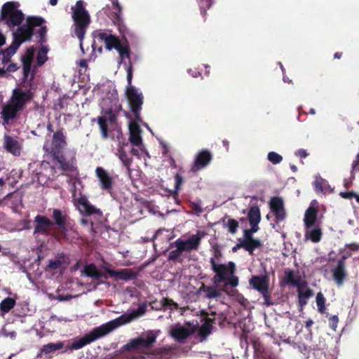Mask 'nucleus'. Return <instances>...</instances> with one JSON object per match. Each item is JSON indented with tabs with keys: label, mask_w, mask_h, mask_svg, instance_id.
<instances>
[{
	"label": "nucleus",
	"mask_w": 359,
	"mask_h": 359,
	"mask_svg": "<svg viewBox=\"0 0 359 359\" xmlns=\"http://www.w3.org/2000/svg\"><path fill=\"white\" fill-rule=\"evenodd\" d=\"M146 311L147 306L145 304H142L140 305L136 310H133L129 313H125L119 317L94 328L89 333L86 334L81 338L74 341L69 346V349H80L84 346L90 344L97 339L107 335L118 327L127 323H130L134 320H136L144 316L146 313Z\"/></svg>",
	"instance_id": "f257e3e1"
},
{
	"label": "nucleus",
	"mask_w": 359,
	"mask_h": 359,
	"mask_svg": "<svg viewBox=\"0 0 359 359\" xmlns=\"http://www.w3.org/2000/svg\"><path fill=\"white\" fill-rule=\"evenodd\" d=\"M19 2L9 1L4 4L1 8V20L13 32V41L12 44L2 52V63L9 62L10 57L13 55L22 42V13L19 10Z\"/></svg>",
	"instance_id": "f03ea898"
},
{
	"label": "nucleus",
	"mask_w": 359,
	"mask_h": 359,
	"mask_svg": "<svg viewBox=\"0 0 359 359\" xmlns=\"http://www.w3.org/2000/svg\"><path fill=\"white\" fill-rule=\"evenodd\" d=\"M160 333L159 330H149L145 334L130 339L122 347L123 351L135 352L139 356H133L132 359H146L145 355H156L161 357L165 348H156L153 350L154 344Z\"/></svg>",
	"instance_id": "7ed1b4c3"
},
{
	"label": "nucleus",
	"mask_w": 359,
	"mask_h": 359,
	"mask_svg": "<svg viewBox=\"0 0 359 359\" xmlns=\"http://www.w3.org/2000/svg\"><path fill=\"white\" fill-rule=\"evenodd\" d=\"M67 144L66 137L64 135L63 129L60 128L54 133L53 135L50 153L54 159L60 164V168L63 171H77L76 152L72 151V156L69 159H67L63 154V149Z\"/></svg>",
	"instance_id": "20e7f679"
},
{
	"label": "nucleus",
	"mask_w": 359,
	"mask_h": 359,
	"mask_svg": "<svg viewBox=\"0 0 359 359\" xmlns=\"http://www.w3.org/2000/svg\"><path fill=\"white\" fill-rule=\"evenodd\" d=\"M45 22V19L41 16L27 17L24 23V42L31 41L32 36H36L38 43H46L48 28Z\"/></svg>",
	"instance_id": "39448f33"
},
{
	"label": "nucleus",
	"mask_w": 359,
	"mask_h": 359,
	"mask_svg": "<svg viewBox=\"0 0 359 359\" xmlns=\"http://www.w3.org/2000/svg\"><path fill=\"white\" fill-rule=\"evenodd\" d=\"M73 11L72 18L74 22V34L80 41L81 48L86 29L90 22V17L84 7V2L79 0L75 7L72 8Z\"/></svg>",
	"instance_id": "423d86ee"
},
{
	"label": "nucleus",
	"mask_w": 359,
	"mask_h": 359,
	"mask_svg": "<svg viewBox=\"0 0 359 359\" xmlns=\"http://www.w3.org/2000/svg\"><path fill=\"white\" fill-rule=\"evenodd\" d=\"M22 108V90L15 88L11 99L4 104L0 112L4 126L11 123L16 118L18 112Z\"/></svg>",
	"instance_id": "0eeeda50"
},
{
	"label": "nucleus",
	"mask_w": 359,
	"mask_h": 359,
	"mask_svg": "<svg viewBox=\"0 0 359 359\" xmlns=\"http://www.w3.org/2000/svg\"><path fill=\"white\" fill-rule=\"evenodd\" d=\"M25 60L24 56V105L29 102L36 91L37 84L34 81L38 67Z\"/></svg>",
	"instance_id": "6e6552de"
},
{
	"label": "nucleus",
	"mask_w": 359,
	"mask_h": 359,
	"mask_svg": "<svg viewBox=\"0 0 359 359\" xmlns=\"http://www.w3.org/2000/svg\"><path fill=\"white\" fill-rule=\"evenodd\" d=\"M126 95L128 99L130 109L136 121H142L140 112L142 109L144 97L142 93H139L135 87H126Z\"/></svg>",
	"instance_id": "1a4fd4ad"
},
{
	"label": "nucleus",
	"mask_w": 359,
	"mask_h": 359,
	"mask_svg": "<svg viewBox=\"0 0 359 359\" xmlns=\"http://www.w3.org/2000/svg\"><path fill=\"white\" fill-rule=\"evenodd\" d=\"M210 263L212 270L215 273L212 278V281L215 285L224 282L226 277L234 274L236 271V264L233 262H229L227 264H217L213 259H210Z\"/></svg>",
	"instance_id": "9d476101"
},
{
	"label": "nucleus",
	"mask_w": 359,
	"mask_h": 359,
	"mask_svg": "<svg viewBox=\"0 0 359 359\" xmlns=\"http://www.w3.org/2000/svg\"><path fill=\"white\" fill-rule=\"evenodd\" d=\"M250 286L257 290L263 297L264 304L267 306L272 304L271 302V293L269 290V278L267 276H252L249 280Z\"/></svg>",
	"instance_id": "9b49d317"
},
{
	"label": "nucleus",
	"mask_w": 359,
	"mask_h": 359,
	"mask_svg": "<svg viewBox=\"0 0 359 359\" xmlns=\"http://www.w3.org/2000/svg\"><path fill=\"white\" fill-rule=\"evenodd\" d=\"M201 241V236L198 234H193L187 240L182 238L177 239L170 245V248L175 247L182 250V251L190 252L192 250H197Z\"/></svg>",
	"instance_id": "f8f14e48"
},
{
	"label": "nucleus",
	"mask_w": 359,
	"mask_h": 359,
	"mask_svg": "<svg viewBox=\"0 0 359 359\" xmlns=\"http://www.w3.org/2000/svg\"><path fill=\"white\" fill-rule=\"evenodd\" d=\"M212 160V155L208 149H203L199 151L194 159V161L191 167L190 171L191 172H197L207 167Z\"/></svg>",
	"instance_id": "ddd939ff"
},
{
	"label": "nucleus",
	"mask_w": 359,
	"mask_h": 359,
	"mask_svg": "<svg viewBox=\"0 0 359 359\" xmlns=\"http://www.w3.org/2000/svg\"><path fill=\"white\" fill-rule=\"evenodd\" d=\"M105 271L111 278H114L116 280H134L138 276V272L135 271L133 269H123L121 270H114L109 268H105Z\"/></svg>",
	"instance_id": "4468645a"
},
{
	"label": "nucleus",
	"mask_w": 359,
	"mask_h": 359,
	"mask_svg": "<svg viewBox=\"0 0 359 359\" xmlns=\"http://www.w3.org/2000/svg\"><path fill=\"white\" fill-rule=\"evenodd\" d=\"M34 233H41L46 236L50 234V227L53 226L54 223L47 217L37 215L34 218Z\"/></svg>",
	"instance_id": "2eb2a0df"
},
{
	"label": "nucleus",
	"mask_w": 359,
	"mask_h": 359,
	"mask_svg": "<svg viewBox=\"0 0 359 359\" xmlns=\"http://www.w3.org/2000/svg\"><path fill=\"white\" fill-rule=\"evenodd\" d=\"M95 173L100 181V188L108 193H111L113 179L109 174L102 167H97L95 170Z\"/></svg>",
	"instance_id": "dca6fc26"
},
{
	"label": "nucleus",
	"mask_w": 359,
	"mask_h": 359,
	"mask_svg": "<svg viewBox=\"0 0 359 359\" xmlns=\"http://www.w3.org/2000/svg\"><path fill=\"white\" fill-rule=\"evenodd\" d=\"M112 6L114 10L111 13V20L117 26L118 31L121 34H124L126 31V27L124 24L123 20L121 18L122 7L118 3V0H111Z\"/></svg>",
	"instance_id": "f3484780"
},
{
	"label": "nucleus",
	"mask_w": 359,
	"mask_h": 359,
	"mask_svg": "<svg viewBox=\"0 0 359 359\" xmlns=\"http://www.w3.org/2000/svg\"><path fill=\"white\" fill-rule=\"evenodd\" d=\"M270 208L277 222L285 218L286 214L284 208V203L281 198L278 196L271 198L270 201Z\"/></svg>",
	"instance_id": "a211bd4d"
},
{
	"label": "nucleus",
	"mask_w": 359,
	"mask_h": 359,
	"mask_svg": "<svg viewBox=\"0 0 359 359\" xmlns=\"http://www.w3.org/2000/svg\"><path fill=\"white\" fill-rule=\"evenodd\" d=\"M76 202L82 207V210H81V211H84L86 217L91 216L93 215H96L99 217L102 216V212L101 210L91 205L86 196H81L76 199Z\"/></svg>",
	"instance_id": "6ab92c4d"
},
{
	"label": "nucleus",
	"mask_w": 359,
	"mask_h": 359,
	"mask_svg": "<svg viewBox=\"0 0 359 359\" xmlns=\"http://www.w3.org/2000/svg\"><path fill=\"white\" fill-rule=\"evenodd\" d=\"M139 121H136L135 119L131 121L129 124L130 130V142L134 146H140L142 142V139L140 135L141 129L138 124Z\"/></svg>",
	"instance_id": "aec40b11"
},
{
	"label": "nucleus",
	"mask_w": 359,
	"mask_h": 359,
	"mask_svg": "<svg viewBox=\"0 0 359 359\" xmlns=\"http://www.w3.org/2000/svg\"><path fill=\"white\" fill-rule=\"evenodd\" d=\"M331 271L335 283L338 285H342L347 276L346 264H343L341 262H337V266H334Z\"/></svg>",
	"instance_id": "412c9836"
},
{
	"label": "nucleus",
	"mask_w": 359,
	"mask_h": 359,
	"mask_svg": "<svg viewBox=\"0 0 359 359\" xmlns=\"http://www.w3.org/2000/svg\"><path fill=\"white\" fill-rule=\"evenodd\" d=\"M285 281L287 285L296 286L297 288L302 287L307 285L306 282L302 280L300 275H295L292 269H287L285 271Z\"/></svg>",
	"instance_id": "4be33fe9"
},
{
	"label": "nucleus",
	"mask_w": 359,
	"mask_h": 359,
	"mask_svg": "<svg viewBox=\"0 0 359 359\" xmlns=\"http://www.w3.org/2000/svg\"><path fill=\"white\" fill-rule=\"evenodd\" d=\"M318 212V207L309 206L305 212L304 222L306 229L315 226Z\"/></svg>",
	"instance_id": "5701e85b"
},
{
	"label": "nucleus",
	"mask_w": 359,
	"mask_h": 359,
	"mask_svg": "<svg viewBox=\"0 0 359 359\" xmlns=\"http://www.w3.org/2000/svg\"><path fill=\"white\" fill-rule=\"evenodd\" d=\"M97 36L104 42L106 48L109 50L113 48H117L119 43L121 42L120 39L117 36L106 32H100L97 34Z\"/></svg>",
	"instance_id": "b1692460"
},
{
	"label": "nucleus",
	"mask_w": 359,
	"mask_h": 359,
	"mask_svg": "<svg viewBox=\"0 0 359 359\" xmlns=\"http://www.w3.org/2000/svg\"><path fill=\"white\" fill-rule=\"evenodd\" d=\"M191 334V332L184 326H177L170 331V335L178 342H184Z\"/></svg>",
	"instance_id": "393cba45"
},
{
	"label": "nucleus",
	"mask_w": 359,
	"mask_h": 359,
	"mask_svg": "<svg viewBox=\"0 0 359 359\" xmlns=\"http://www.w3.org/2000/svg\"><path fill=\"white\" fill-rule=\"evenodd\" d=\"M263 246L262 242L259 238H255L244 243H238L237 247H243V248L248 252L250 255L254 254L256 249L261 248Z\"/></svg>",
	"instance_id": "a878e982"
},
{
	"label": "nucleus",
	"mask_w": 359,
	"mask_h": 359,
	"mask_svg": "<svg viewBox=\"0 0 359 359\" xmlns=\"http://www.w3.org/2000/svg\"><path fill=\"white\" fill-rule=\"evenodd\" d=\"M4 146L6 149L15 156L20 154V146L18 142L14 138L5 136L4 137Z\"/></svg>",
	"instance_id": "bb28decb"
},
{
	"label": "nucleus",
	"mask_w": 359,
	"mask_h": 359,
	"mask_svg": "<svg viewBox=\"0 0 359 359\" xmlns=\"http://www.w3.org/2000/svg\"><path fill=\"white\" fill-rule=\"evenodd\" d=\"M64 347V343L58 341L57 343H49L43 345L40 349V352L37 354V357H42L43 355H48L55 353Z\"/></svg>",
	"instance_id": "cd10ccee"
},
{
	"label": "nucleus",
	"mask_w": 359,
	"mask_h": 359,
	"mask_svg": "<svg viewBox=\"0 0 359 359\" xmlns=\"http://www.w3.org/2000/svg\"><path fill=\"white\" fill-rule=\"evenodd\" d=\"M215 318L206 317L198 330V334L202 337H208L212 332L213 324H215Z\"/></svg>",
	"instance_id": "c85d7f7f"
},
{
	"label": "nucleus",
	"mask_w": 359,
	"mask_h": 359,
	"mask_svg": "<svg viewBox=\"0 0 359 359\" xmlns=\"http://www.w3.org/2000/svg\"><path fill=\"white\" fill-rule=\"evenodd\" d=\"M198 292H204L205 297L207 299H216L222 296L221 292L215 286L206 285L203 283L201 284Z\"/></svg>",
	"instance_id": "c756f323"
},
{
	"label": "nucleus",
	"mask_w": 359,
	"mask_h": 359,
	"mask_svg": "<svg viewBox=\"0 0 359 359\" xmlns=\"http://www.w3.org/2000/svg\"><path fill=\"white\" fill-rule=\"evenodd\" d=\"M83 271L88 277L93 278L96 280L100 278H107V275L99 271L94 264H90L84 267Z\"/></svg>",
	"instance_id": "7c9ffc66"
},
{
	"label": "nucleus",
	"mask_w": 359,
	"mask_h": 359,
	"mask_svg": "<svg viewBox=\"0 0 359 359\" xmlns=\"http://www.w3.org/2000/svg\"><path fill=\"white\" fill-rule=\"evenodd\" d=\"M117 155L119 159L123 163V165L126 167L127 174L130 175L131 173L130 166L133 162V158L129 157L128 156V154H126L123 149V147L122 146L120 147L119 149H118Z\"/></svg>",
	"instance_id": "2f4dec72"
},
{
	"label": "nucleus",
	"mask_w": 359,
	"mask_h": 359,
	"mask_svg": "<svg viewBox=\"0 0 359 359\" xmlns=\"http://www.w3.org/2000/svg\"><path fill=\"white\" fill-rule=\"evenodd\" d=\"M178 309L177 303L175 302L172 299L168 297H163L159 302V306L156 307V310L170 309L174 310Z\"/></svg>",
	"instance_id": "473e14b6"
},
{
	"label": "nucleus",
	"mask_w": 359,
	"mask_h": 359,
	"mask_svg": "<svg viewBox=\"0 0 359 359\" xmlns=\"http://www.w3.org/2000/svg\"><path fill=\"white\" fill-rule=\"evenodd\" d=\"M41 47L39 48L37 55H36V66L40 67L43 65L48 60L47 53L48 51V48L46 46L43 44H40Z\"/></svg>",
	"instance_id": "72a5a7b5"
},
{
	"label": "nucleus",
	"mask_w": 359,
	"mask_h": 359,
	"mask_svg": "<svg viewBox=\"0 0 359 359\" xmlns=\"http://www.w3.org/2000/svg\"><path fill=\"white\" fill-rule=\"evenodd\" d=\"M52 217L55 223L60 228H65L66 224V215H63L60 209H53Z\"/></svg>",
	"instance_id": "f704fd0d"
},
{
	"label": "nucleus",
	"mask_w": 359,
	"mask_h": 359,
	"mask_svg": "<svg viewBox=\"0 0 359 359\" xmlns=\"http://www.w3.org/2000/svg\"><path fill=\"white\" fill-rule=\"evenodd\" d=\"M248 219L249 223L251 222H260L261 221V212L258 206H252L248 213Z\"/></svg>",
	"instance_id": "c9c22d12"
},
{
	"label": "nucleus",
	"mask_w": 359,
	"mask_h": 359,
	"mask_svg": "<svg viewBox=\"0 0 359 359\" xmlns=\"http://www.w3.org/2000/svg\"><path fill=\"white\" fill-rule=\"evenodd\" d=\"M305 236L313 243H318L322 237V231L320 228L315 227L313 229H306Z\"/></svg>",
	"instance_id": "e433bc0d"
},
{
	"label": "nucleus",
	"mask_w": 359,
	"mask_h": 359,
	"mask_svg": "<svg viewBox=\"0 0 359 359\" xmlns=\"http://www.w3.org/2000/svg\"><path fill=\"white\" fill-rule=\"evenodd\" d=\"M97 123L100 127V130L101 132V135L102 139L106 140L109 137L108 134V125L107 122L106 116H98L97 117Z\"/></svg>",
	"instance_id": "4c0bfd02"
},
{
	"label": "nucleus",
	"mask_w": 359,
	"mask_h": 359,
	"mask_svg": "<svg viewBox=\"0 0 359 359\" xmlns=\"http://www.w3.org/2000/svg\"><path fill=\"white\" fill-rule=\"evenodd\" d=\"M226 217L222 218V221L224 223V226L228 229V231L231 234H235L238 229L239 224L237 220L235 219H229L225 222Z\"/></svg>",
	"instance_id": "58836bf2"
},
{
	"label": "nucleus",
	"mask_w": 359,
	"mask_h": 359,
	"mask_svg": "<svg viewBox=\"0 0 359 359\" xmlns=\"http://www.w3.org/2000/svg\"><path fill=\"white\" fill-rule=\"evenodd\" d=\"M116 50L118 52L119 56L121 59H123L124 57L130 58V50L128 41L125 43H121V42H120Z\"/></svg>",
	"instance_id": "ea45409f"
},
{
	"label": "nucleus",
	"mask_w": 359,
	"mask_h": 359,
	"mask_svg": "<svg viewBox=\"0 0 359 359\" xmlns=\"http://www.w3.org/2000/svg\"><path fill=\"white\" fill-rule=\"evenodd\" d=\"M316 304L318 306V311L320 313H325V298L322 292H318L316 295Z\"/></svg>",
	"instance_id": "a19ab883"
},
{
	"label": "nucleus",
	"mask_w": 359,
	"mask_h": 359,
	"mask_svg": "<svg viewBox=\"0 0 359 359\" xmlns=\"http://www.w3.org/2000/svg\"><path fill=\"white\" fill-rule=\"evenodd\" d=\"M64 263V256H60L56 257L55 259H51L49 261V263L47 267L51 270H56L60 269L62 264Z\"/></svg>",
	"instance_id": "79ce46f5"
},
{
	"label": "nucleus",
	"mask_w": 359,
	"mask_h": 359,
	"mask_svg": "<svg viewBox=\"0 0 359 359\" xmlns=\"http://www.w3.org/2000/svg\"><path fill=\"white\" fill-rule=\"evenodd\" d=\"M183 252L182 251L181 248H176L174 250H172L170 252L168 255V261H172L173 262H182V259H180Z\"/></svg>",
	"instance_id": "37998d69"
},
{
	"label": "nucleus",
	"mask_w": 359,
	"mask_h": 359,
	"mask_svg": "<svg viewBox=\"0 0 359 359\" xmlns=\"http://www.w3.org/2000/svg\"><path fill=\"white\" fill-rule=\"evenodd\" d=\"M104 116L107 117V122H109L111 125H114L116 123L117 117L116 114L114 112L111 108H109L106 109L104 112Z\"/></svg>",
	"instance_id": "c03bdc74"
},
{
	"label": "nucleus",
	"mask_w": 359,
	"mask_h": 359,
	"mask_svg": "<svg viewBox=\"0 0 359 359\" xmlns=\"http://www.w3.org/2000/svg\"><path fill=\"white\" fill-rule=\"evenodd\" d=\"M15 305V301L12 298H6L3 300L0 304L1 309L4 312H8Z\"/></svg>",
	"instance_id": "a18cd8bd"
},
{
	"label": "nucleus",
	"mask_w": 359,
	"mask_h": 359,
	"mask_svg": "<svg viewBox=\"0 0 359 359\" xmlns=\"http://www.w3.org/2000/svg\"><path fill=\"white\" fill-rule=\"evenodd\" d=\"M314 294L313 290L306 286L298 288V296L309 299Z\"/></svg>",
	"instance_id": "49530a36"
},
{
	"label": "nucleus",
	"mask_w": 359,
	"mask_h": 359,
	"mask_svg": "<svg viewBox=\"0 0 359 359\" xmlns=\"http://www.w3.org/2000/svg\"><path fill=\"white\" fill-rule=\"evenodd\" d=\"M198 5L201 11V14L205 16L206 11L212 5V0H198Z\"/></svg>",
	"instance_id": "de8ad7c7"
},
{
	"label": "nucleus",
	"mask_w": 359,
	"mask_h": 359,
	"mask_svg": "<svg viewBox=\"0 0 359 359\" xmlns=\"http://www.w3.org/2000/svg\"><path fill=\"white\" fill-rule=\"evenodd\" d=\"M224 287H226L227 286H231L232 287H236L238 285V277L236 276L229 275L228 277L226 278L224 280Z\"/></svg>",
	"instance_id": "09e8293b"
},
{
	"label": "nucleus",
	"mask_w": 359,
	"mask_h": 359,
	"mask_svg": "<svg viewBox=\"0 0 359 359\" xmlns=\"http://www.w3.org/2000/svg\"><path fill=\"white\" fill-rule=\"evenodd\" d=\"M175 190L173 191H169L170 194H175V195H177V192L179 191V189H180V187L182 185V184L183 183V177L178 173H177L175 175Z\"/></svg>",
	"instance_id": "8fccbe9b"
},
{
	"label": "nucleus",
	"mask_w": 359,
	"mask_h": 359,
	"mask_svg": "<svg viewBox=\"0 0 359 359\" xmlns=\"http://www.w3.org/2000/svg\"><path fill=\"white\" fill-rule=\"evenodd\" d=\"M253 348L255 357L265 358V356L263 355L264 347L259 342L254 341Z\"/></svg>",
	"instance_id": "3c124183"
},
{
	"label": "nucleus",
	"mask_w": 359,
	"mask_h": 359,
	"mask_svg": "<svg viewBox=\"0 0 359 359\" xmlns=\"http://www.w3.org/2000/svg\"><path fill=\"white\" fill-rule=\"evenodd\" d=\"M267 158L268 160L273 164L280 163L283 161L282 156L275 151L269 152L268 154Z\"/></svg>",
	"instance_id": "603ef678"
},
{
	"label": "nucleus",
	"mask_w": 359,
	"mask_h": 359,
	"mask_svg": "<svg viewBox=\"0 0 359 359\" xmlns=\"http://www.w3.org/2000/svg\"><path fill=\"white\" fill-rule=\"evenodd\" d=\"M36 53V48L32 46L27 48L26 52L24 53L25 60L27 62H33Z\"/></svg>",
	"instance_id": "864d4df0"
},
{
	"label": "nucleus",
	"mask_w": 359,
	"mask_h": 359,
	"mask_svg": "<svg viewBox=\"0 0 359 359\" xmlns=\"http://www.w3.org/2000/svg\"><path fill=\"white\" fill-rule=\"evenodd\" d=\"M253 234L254 233L251 231L250 229H245L243 231V238L239 239L238 243H244L255 239V238L253 237Z\"/></svg>",
	"instance_id": "5fc2aeb1"
},
{
	"label": "nucleus",
	"mask_w": 359,
	"mask_h": 359,
	"mask_svg": "<svg viewBox=\"0 0 359 359\" xmlns=\"http://www.w3.org/2000/svg\"><path fill=\"white\" fill-rule=\"evenodd\" d=\"M325 182V181L322 178L317 179L314 181L313 187L316 192H323V183Z\"/></svg>",
	"instance_id": "6e6d98bb"
},
{
	"label": "nucleus",
	"mask_w": 359,
	"mask_h": 359,
	"mask_svg": "<svg viewBox=\"0 0 359 359\" xmlns=\"http://www.w3.org/2000/svg\"><path fill=\"white\" fill-rule=\"evenodd\" d=\"M340 251L343 253V255L337 262H341L343 264H346V260L352 256V252L351 250L346 249L345 248L344 250H341Z\"/></svg>",
	"instance_id": "4d7b16f0"
},
{
	"label": "nucleus",
	"mask_w": 359,
	"mask_h": 359,
	"mask_svg": "<svg viewBox=\"0 0 359 359\" xmlns=\"http://www.w3.org/2000/svg\"><path fill=\"white\" fill-rule=\"evenodd\" d=\"M338 322H339V318H338V316H337V315L332 316L329 318L330 327L333 330H336V328H337V327Z\"/></svg>",
	"instance_id": "13d9d810"
},
{
	"label": "nucleus",
	"mask_w": 359,
	"mask_h": 359,
	"mask_svg": "<svg viewBox=\"0 0 359 359\" xmlns=\"http://www.w3.org/2000/svg\"><path fill=\"white\" fill-rule=\"evenodd\" d=\"M132 79H133V67H132V65L130 64V65L127 68V81H128L127 87H134L133 86H132Z\"/></svg>",
	"instance_id": "bf43d9fd"
},
{
	"label": "nucleus",
	"mask_w": 359,
	"mask_h": 359,
	"mask_svg": "<svg viewBox=\"0 0 359 359\" xmlns=\"http://www.w3.org/2000/svg\"><path fill=\"white\" fill-rule=\"evenodd\" d=\"M344 248L346 249H348L351 250V252H356L359 250V243H347L344 245Z\"/></svg>",
	"instance_id": "052dcab7"
},
{
	"label": "nucleus",
	"mask_w": 359,
	"mask_h": 359,
	"mask_svg": "<svg viewBox=\"0 0 359 359\" xmlns=\"http://www.w3.org/2000/svg\"><path fill=\"white\" fill-rule=\"evenodd\" d=\"M339 196L344 199H351L355 196V192L353 191L340 192Z\"/></svg>",
	"instance_id": "680f3d73"
},
{
	"label": "nucleus",
	"mask_w": 359,
	"mask_h": 359,
	"mask_svg": "<svg viewBox=\"0 0 359 359\" xmlns=\"http://www.w3.org/2000/svg\"><path fill=\"white\" fill-rule=\"evenodd\" d=\"M222 256V252L218 248H215L214 249L213 257H212L210 259H213L214 261L217 262V261H219L220 259Z\"/></svg>",
	"instance_id": "e2e57ef3"
},
{
	"label": "nucleus",
	"mask_w": 359,
	"mask_h": 359,
	"mask_svg": "<svg viewBox=\"0 0 359 359\" xmlns=\"http://www.w3.org/2000/svg\"><path fill=\"white\" fill-rule=\"evenodd\" d=\"M295 155L302 158H305L308 156V153L305 149H299L295 152Z\"/></svg>",
	"instance_id": "0e129e2a"
},
{
	"label": "nucleus",
	"mask_w": 359,
	"mask_h": 359,
	"mask_svg": "<svg viewBox=\"0 0 359 359\" xmlns=\"http://www.w3.org/2000/svg\"><path fill=\"white\" fill-rule=\"evenodd\" d=\"M352 170H359V154L356 156L355 159L353 161Z\"/></svg>",
	"instance_id": "69168bd1"
},
{
	"label": "nucleus",
	"mask_w": 359,
	"mask_h": 359,
	"mask_svg": "<svg viewBox=\"0 0 359 359\" xmlns=\"http://www.w3.org/2000/svg\"><path fill=\"white\" fill-rule=\"evenodd\" d=\"M259 222H251L250 223V229H249L251 231H252L254 233L257 232L259 229Z\"/></svg>",
	"instance_id": "338daca9"
},
{
	"label": "nucleus",
	"mask_w": 359,
	"mask_h": 359,
	"mask_svg": "<svg viewBox=\"0 0 359 359\" xmlns=\"http://www.w3.org/2000/svg\"><path fill=\"white\" fill-rule=\"evenodd\" d=\"M298 299H299V304L302 308L304 307L307 304V300H308L307 299L304 298L301 296H298Z\"/></svg>",
	"instance_id": "774afa93"
}]
</instances>
